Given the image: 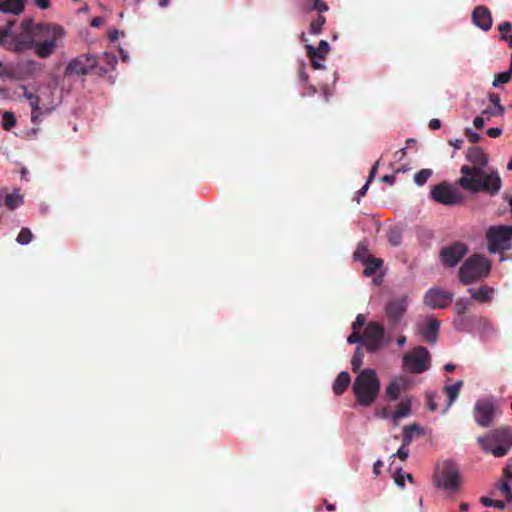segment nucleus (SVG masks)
Segmentation results:
<instances>
[{
	"mask_svg": "<svg viewBox=\"0 0 512 512\" xmlns=\"http://www.w3.org/2000/svg\"><path fill=\"white\" fill-rule=\"evenodd\" d=\"M477 442L485 453H491L497 458L503 457L512 448V430L509 427L491 430L486 435L479 436Z\"/></svg>",
	"mask_w": 512,
	"mask_h": 512,
	"instance_id": "20e7f679",
	"label": "nucleus"
},
{
	"mask_svg": "<svg viewBox=\"0 0 512 512\" xmlns=\"http://www.w3.org/2000/svg\"><path fill=\"white\" fill-rule=\"evenodd\" d=\"M411 412V402L410 400H402L395 410L393 414V420L397 421L398 419L407 417Z\"/></svg>",
	"mask_w": 512,
	"mask_h": 512,
	"instance_id": "cd10ccee",
	"label": "nucleus"
},
{
	"mask_svg": "<svg viewBox=\"0 0 512 512\" xmlns=\"http://www.w3.org/2000/svg\"><path fill=\"white\" fill-rule=\"evenodd\" d=\"M466 160L471 165H463L460 169L462 176L457 184L463 189L473 194L480 192L491 196L498 194L502 187V180L497 171L487 172L485 167L488 164V156L477 146L468 148Z\"/></svg>",
	"mask_w": 512,
	"mask_h": 512,
	"instance_id": "f257e3e1",
	"label": "nucleus"
},
{
	"mask_svg": "<svg viewBox=\"0 0 512 512\" xmlns=\"http://www.w3.org/2000/svg\"><path fill=\"white\" fill-rule=\"evenodd\" d=\"M379 160H377L374 165L372 166L371 170H370V173H369V176H368V179H367V182L363 185V187L358 190L357 192V202L360 201V198L365 196L366 193H367V190L369 188V185L370 183L372 182V180L374 179L375 175H376V172H377V169H378V166H379Z\"/></svg>",
	"mask_w": 512,
	"mask_h": 512,
	"instance_id": "c756f323",
	"label": "nucleus"
},
{
	"mask_svg": "<svg viewBox=\"0 0 512 512\" xmlns=\"http://www.w3.org/2000/svg\"><path fill=\"white\" fill-rule=\"evenodd\" d=\"M365 321V316L363 314H358L355 321L352 323V330L359 331L364 326Z\"/></svg>",
	"mask_w": 512,
	"mask_h": 512,
	"instance_id": "49530a36",
	"label": "nucleus"
},
{
	"mask_svg": "<svg viewBox=\"0 0 512 512\" xmlns=\"http://www.w3.org/2000/svg\"><path fill=\"white\" fill-rule=\"evenodd\" d=\"M467 246L461 242H454L440 251V258L445 266L454 267L467 254Z\"/></svg>",
	"mask_w": 512,
	"mask_h": 512,
	"instance_id": "4468645a",
	"label": "nucleus"
},
{
	"mask_svg": "<svg viewBox=\"0 0 512 512\" xmlns=\"http://www.w3.org/2000/svg\"><path fill=\"white\" fill-rule=\"evenodd\" d=\"M488 251L497 253L510 249L512 242V225L491 226L486 232Z\"/></svg>",
	"mask_w": 512,
	"mask_h": 512,
	"instance_id": "423d86ee",
	"label": "nucleus"
},
{
	"mask_svg": "<svg viewBox=\"0 0 512 512\" xmlns=\"http://www.w3.org/2000/svg\"><path fill=\"white\" fill-rule=\"evenodd\" d=\"M0 78L16 79L14 68L5 67L2 71H0Z\"/></svg>",
	"mask_w": 512,
	"mask_h": 512,
	"instance_id": "de8ad7c7",
	"label": "nucleus"
},
{
	"mask_svg": "<svg viewBox=\"0 0 512 512\" xmlns=\"http://www.w3.org/2000/svg\"><path fill=\"white\" fill-rule=\"evenodd\" d=\"M489 101L493 104V106L498 110V113L504 112V107L501 105L500 96L496 93L489 94Z\"/></svg>",
	"mask_w": 512,
	"mask_h": 512,
	"instance_id": "37998d69",
	"label": "nucleus"
},
{
	"mask_svg": "<svg viewBox=\"0 0 512 512\" xmlns=\"http://www.w3.org/2000/svg\"><path fill=\"white\" fill-rule=\"evenodd\" d=\"M498 29L501 33L500 39L503 41H507L508 37L510 36L509 32L512 31V24L509 21H505L498 26Z\"/></svg>",
	"mask_w": 512,
	"mask_h": 512,
	"instance_id": "a19ab883",
	"label": "nucleus"
},
{
	"mask_svg": "<svg viewBox=\"0 0 512 512\" xmlns=\"http://www.w3.org/2000/svg\"><path fill=\"white\" fill-rule=\"evenodd\" d=\"M453 293L441 288L429 289L424 297V302L432 309H444L453 301Z\"/></svg>",
	"mask_w": 512,
	"mask_h": 512,
	"instance_id": "2eb2a0df",
	"label": "nucleus"
},
{
	"mask_svg": "<svg viewBox=\"0 0 512 512\" xmlns=\"http://www.w3.org/2000/svg\"><path fill=\"white\" fill-rule=\"evenodd\" d=\"M409 445H405L402 443L400 448L397 450L396 456L400 458L401 460H406L409 455L408 447Z\"/></svg>",
	"mask_w": 512,
	"mask_h": 512,
	"instance_id": "3c124183",
	"label": "nucleus"
},
{
	"mask_svg": "<svg viewBox=\"0 0 512 512\" xmlns=\"http://www.w3.org/2000/svg\"><path fill=\"white\" fill-rule=\"evenodd\" d=\"M408 298L391 299L385 306V317L390 329H396L407 311Z\"/></svg>",
	"mask_w": 512,
	"mask_h": 512,
	"instance_id": "9b49d317",
	"label": "nucleus"
},
{
	"mask_svg": "<svg viewBox=\"0 0 512 512\" xmlns=\"http://www.w3.org/2000/svg\"><path fill=\"white\" fill-rule=\"evenodd\" d=\"M383 466V462L381 460H377L373 464V472L376 476H378L381 473V467Z\"/></svg>",
	"mask_w": 512,
	"mask_h": 512,
	"instance_id": "13d9d810",
	"label": "nucleus"
},
{
	"mask_svg": "<svg viewBox=\"0 0 512 512\" xmlns=\"http://www.w3.org/2000/svg\"><path fill=\"white\" fill-rule=\"evenodd\" d=\"M372 255L369 253L368 245L366 242L361 241L358 243L357 248L353 254L354 260L364 262L369 259Z\"/></svg>",
	"mask_w": 512,
	"mask_h": 512,
	"instance_id": "c85d7f7f",
	"label": "nucleus"
},
{
	"mask_svg": "<svg viewBox=\"0 0 512 512\" xmlns=\"http://www.w3.org/2000/svg\"><path fill=\"white\" fill-rule=\"evenodd\" d=\"M350 382L351 377L349 373L346 371L340 372L333 383V392L336 395H342L350 385Z\"/></svg>",
	"mask_w": 512,
	"mask_h": 512,
	"instance_id": "4be33fe9",
	"label": "nucleus"
},
{
	"mask_svg": "<svg viewBox=\"0 0 512 512\" xmlns=\"http://www.w3.org/2000/svg\"><path fill=\"white\" fill-rule=\"evenodd\" d=\"M364 345L368 352L374 353L383 346L385 331L383 325L378 322H369L363 332Z\"/></svg>",
	"mask_w": 512,
	"mask_h": 512,
	"instance_id": "9d476101",
	"label": "nucleus"
},
{
	"mask_svg": "<svg viewBox=\"0 0 512 512\" xmlns=\"http://www.w3.org/2000/svg\"><path fill=\"white\" fill-rule=\"evenodd\" d=\"M471 298L480 303H489L492 300L494 289L487 285H482L478 289L468 288Z\"/></svg>",
	"mask_w": 512,
	"mask_h": 512,
	"instance_id": "aec40b11",
	"label": "nucleus"
},
{
	"mask_svg": "<svg viewBox=\"0 0 512 512\" xmlns=\"http://www.w3.org/2000/svg\"><path fill=\"white\" fill-rule=\"evenodd\" d=\"M444 370L446 372H453L455 370V365L452 364V363H447L445 366H444Z\"/></svg>",
	"mask_w": 512,
	"mask_h": 512,
	"instance_id": "338daca9",
	"label": "nucleus"
},
{
	"mask_svg": "<svg viewBox=\"0 0 512 512\" xmlns=\"http://www.w3.org/2000/svg\"><path fill=\"white\" fill-rule=\"evenodd\" d=\"M33 239V234L29 228H22L16 238V241L21 245L29 244Z\"/></svg>",
	"mask_w": 512,
	"mask_h": 512,
	"instance_id": "e433bc0d",
	"label": "nucleus"
},
{
	"mask_svg": "<svg viewBox=\"0 0 512 512\" xmlns=\"http://www.w3.org/2000/svg\"><path fill=\"white\" fill-rule=\"evenodd\" d=\"M380 387V379L374 369L361 370L352 384L356 402L362 407H370L378 398Z\"/></svg>",
	"mask_w": 512,
	"mask_h": 512,
	"instance_id": "7ed1b4c3",
	"label": "nucleus"
},
{
	"mask_svg": "<svg viewBox=\"0 0 512 512\" xmlns=\"http://www.w3.org/2000/svg\"><path fill=\"white\" fill-rule=\"evenodd\" d=\"M299 79L300 81L302 82H307L308 80V74L307 72L305 71V67L304 65L301 67V69L299 70Z\"/></svg>",
	"mask_w": 512,
	"mask_h": 512,
	"instance_id": "052dcab7",
	"label": "nucleus"
},
{
	"mask_svg": "<svg viewBox=\"0 0 512 512\" xmlns=\"http://www.w3.org/2000/svg\"><path fill=\"white\" fill-rule=\"evenodd\" d=\"M431 357L423 346L415 347L403 356L404 368L413 374H420L429 369Z\"/></svg>",
	"mask_w": 512,
	"mask_h": 512,
	"instance_id": "6e6552de",
	"label": "nucleus"
},
{
	"mask_svg": "<svg viewBox=\"0 0 512 512\" xmlns=\"http://www.w3.org/2000/svg\"><path fill=\"white\" fill-rule=\"evenodd\" d=\"M472 306V302L465 298H459L455 302V312L457 316L459 315H465L467 310Z\"/></svg>",
	"mask_w": 512,
	"mask_h": 512,
	"instance_id": "f704fd0d",
	"label": "nucleus"
},
{
	"mask_svg": "<svg viewBox=\"0 0 512 512\" xmlns=\"http://www.w3.org/2000/svg\"><path fill=\"white\" fill-rule=\"evenodd\" d=\"M473 124L476 128L481 129L484 126V119L481 116H476L474 118Z\"/></svg>",
	"mask_w": 512,
	"mask_h": 512,
	"instance_id": "bf43d9fd",
	"label": "nucleus"
},
{
	"mask_svg": "<svg viewBox=\"0 0 512 512\" xmlns=\"http://www.w3.org/2000/svg\"><path fill=\"white\" fill-rule=\"evenodd\" d=\"M97 64L98 62L94 55H79L68 63L65 69V76L74 74L87 75L97 66Z\"/></svg>",
	"mask_w": 512,
	"mask_h": 512,
	"instance_id": "f8f14e48",
	"label": "nucleus"
},
{
	"mask_svg": "<svg viewBox=\"0 0 512 512\" xmlns=\"http://www.w3.org/2000/svg\"><path fill=\"white\" fill-rule=\"evenodd\" d=\"M449 144L454 146L455 149H461V147L463 145V140L462 139H456L455 141H450Z\"/></svg>",
	"mask_w": 512,
	"mask_h": 512,
	"instance_id": "0e129e2a",
	"label": "nucleus"
},
{
	"mask_svg": "<svg viewBox=\"0 0 512 512\" xmlns=\"http://www.w3.org/2000/svg\"><path fill=\"white\" fill-rule=\"evenodd\" d=\"M453 324L455 329L460 332H470L475 326H490L486 318L476 315H459L454 319Z\"/></svg>",
	"mask_w": 512,
	"mask_h": 512,
	"instance_id": "dca6fc26",
	"label": "nucleus"
},
{
	"mask_svg": "<svg viewBox=\"0 0 512 512\" xmlns=\"http://www.w3.org/2000/svg\"><path fill=\"white\" fill-rule=\"evenodd\" d=\"M428 408L431 411H435L437 409V404L434 402L432 396H428Z\"/></svg>",
	"mask_w": 512,
	"mask_h": 512,
	"instance_id": "e2e57ef3",
	"label": "nucleus"
},
{
	"mask_svg": "<svg viewBox=\"0 0 512 512\" xmlns=\"http://www.w3.org/2000/svg\"><path fill=\"white\" fill-rule=\"evenodd\" d=\"M482 114H487L491 116L501 115L502 113H498V110L494 107V109H486L482 112Z\"/></svg>",
	"mask_w": 512,
	"mask_h": 512,
	"instance_id": "69168bd1",
	"label": "nucleus"
},
{
	"mask_svg": "<svg viewBox=\"0 0 512 512\" xmlns=\"http://www.w3.org/2000/svg\"><path fill=\"white\" fill-rule=\"evenodd\" d=\"M394 481L397 486L400 488H404L405 486V472L401 468H399L394 476Z\"/></svg>",
	"mask_w": 512,
	"mask_h": 512,
	"instance_id": "a18cd8bd",
	"label": "nucleus"
},
{
	"mask_svg": "<svg viewBox=\"0 0 512 512\" xmlns=\"http://www.w3.org/2000/svg\"><path fill=\"white\" fill-rule=\"evenodd\" d=\"M415 432H420V427L417 424H410L405 426L403 428L402 443L405 445H410Z\"/></svg>",
	"mask_w": 512,
	"mask_h": 512,
	"instance_id": "473e14b6",
	"label": "nucleus"
},
{
	"mask_svg": "<svg viewBox=\"0 0 512 512\" xmlns=\"http://www.w3.org/2000/svg\"><path fill=\"white\" fill-rule=\"evenodd\" d=\"M439 327L440 322L434 317H429L425 326L421 329L423 338L429 343H436Z\"/></svg>",
	"mask_w": 512,
	"mask_h": 512,
	"instance_id": "6ab92c4d",
	"label": "nucleus"
},
{
	"mask_svg": "<svg viewBox=\"0 0 512 512\" xmlns=\"http://www.w3.org/2000/svg\"><path fill=\"white\" fill-rule=\"evenodd\" d=\"M16 125V117L13 112L6 111L2 114V127L9 131Z\"/></svg>",
	"mask_w": 512,
	"mask_h": 512,
	"instance_id": "c9c22d12",
	"label": "nucleus"
},
{
	"mask_svg": "<svg viewBox=\"0 0 512 512\" xmlns=\"http://www.w3.org/2000/svg\"><path fill=\"white\" fill-rule=\"evenodd\" d=\"M363 358H364V352H363L362 348L357 347L354 352V355L351 359V366H352L353 372L359 373L361 371L360 368L363 364Z\"/></svg>",
	"mask_w": 512,
	"mask_h": 512,
	"instance_id": "2f4dec72",
	"label": "nucleus"
},
{
	"mask_svg": "<svg viewBox=\"0 0 512 512\" xmlns=\"http://www.w3.org/2000/svg\"><path fill=\"white\" fill-rule=\"evenodd\" d=\"M22 88L24 90L23 95H24V97L26 99L29 100L30 106H31V109H32L31 120H32L33 123H35L37 121V118H38L39 97L37 95L29 92L25 86H22Z\"/></svg>",
	"mask_w": 512,
	"mask_h": 512,
	"instance_id": "a878e982",
	"label": "nucleus"
},
{
	"mask_svg": "<svg viewBox=\"0 0 512 512\" xmlns=\"http://www.w3.org/2000/svg\"><path fill=\"white\" fill-rule=\"evenodd\" d=\"M34 3L37 7L40 9L46 10L50 7V1L49 0H34Z\"/></svg>",
	"mask_w": 512,
	"mask_h": 512,
	"instance_id": "5fc2aeb1",
	"label": "nucleus"
},
{
	"mask_svg": "<svg viewBox=\"0 0 512 512\" xmlns=\"http://www.w3.org/2000/svg\"><path fill=\"white\" fill-rule=\"evenodd\" d=\"M402 388L403 379H393L386 387V397L391 401L397 400L400 397Z\"/></svg>",
	"mask_w": 512,
	"mask_h": 512,
	"instance_id": "5701e85b",
	"label": "nucleus"
},
{
	"mask_svg": "<svg viewBox=\"0 0 512 512\" xmlns=\"http://www.w3.org/2000/svg\"><path fill=\"white\" fill-rule=\"evenodd\" d=\"M381 180H382L383 182L388 183L389 185H393V184H394V182H395V176H394V175H392V174H391V175H384V176L381 178Z\"/></svg>",
	"mask_w": 512,
	"mask_h": 512,
	"instance_id": "680f3d73",
	"label": "nucleus"
},
{
	"mask_svg": "<svg viewBox=\"0 0 512 512\" xmlns=\"http://www.w3.org/2000/svg\"><path fill=\"white\" fill-rule=\"evenodd\" d=\"M405 343H406V337H405V336H400V337L397 339V344H398L399 346H403Z\"/></svg>",
	"mask_w": 512,
	"mask_h": 512,
	"instance_id": "774afa93",
	"label": "nucleus"
},
{
	"mask_svg": "<svg viewBox=\"0 0 512 512\" xmlns=\"http://www.w3.org/2000/svg\"><path fill=\"white\" fill-rule=\"evenodd\" d=\"M307 55L311 60V65L314 69H322L324 66L320 63L330 51V45L326 40H321L318 47L306 44Z\"/></svg>",
	"mask_w": 512,
	"mask_h": 512,
	"instance_id": "f3484780",
	"label": "nucleus"
},
{
	"mask_svg": "<svg viewBox=\"0 0 512 512\" xmlns=\"http://www.w3.org/2000/svg\"><path fill=\"white\" fill-rule=\"evenodd\" d=\"M431 198L440 204L447 206H455L464 201L463 194L457 187L447 182H441L431 190Z\"/></svg>",
	"mask_w": 512,
	"mask_h": 512,
	"instance_id": "1a4fd4ad",
	"label": "nucleus"
},
{
	"mask_svg": "<svg viewBox=\"0 0 512 512\" xmlns=\"http://www.w3.org/2000/svg\"><path fill=\"white\" fill-rule=\"evenodd\" d=\"M511 79H512V70L508 69L505 72L495 74L492 85H493V87L498 88L501 85L509 83L511 81Z\"/></svg>",
	"mask_w": 512,
	"mask_h": 512,
	"instance_id": "72a5a7b5",
	"label": "nucleus"
},
{
	"mask_svg": "<svg viewBox=\"0 0 512 512\" xmlns=\"http://www.w3.org/2000/svg\"><path fill=\"white\" fill-rule=\"evenodd\" d=\"M465 135L468 137L471 143H477L481 139L480 135L476 132H473L470 128L465 130Z\"/></svg>",
	"mask_w": 512,
	"mask_h": 512,
	"instance_id": "603ef678",
	"label": "nucleus"
},
{
	"mask_svg": "<svg viewBox=\"0 0 512 512\" xmlns=\"http://www.w3.org/2000/svg\"><path fill=\"white\" fill-rule=\"evenodd\" d=\"M4 202L8 209L14 210L23 204V196L19 193L7 194Z\"/></svg>",
	"mask_w": 512,
	"mask_h": 512,
	"instance_id": "7c9ffc66",
	"label": "nucleus"
},
{
	"mask_svg": "<svg viewBox=\"0 0 512 512\" xmlns=\"http://www.w3.org/2000/svg\"><path fill=\"white\" fill-rule=\"evenodd\" d=\"M462 386H463V381L459 380L452 385L444 387V391L448 398V407L451 406L453 404V402L456 400Z\"/></svg>",
	"mask_w": 512,
	"mask_h": 512,
	"instance_id": "bb28decb",
	"label": "nucleus"
},
{
	"mask_svg": "<svg viewBox=\"0 0 512 512\" xmlns=\"http://www.w3.org/2000/svg\"><path fill=\"white\" fill-rule=\"evenodd\" d=\"M307 10L308 11H317V12H325L328 10V6L326 3L323 2V0H312L307 4Z\"/></svg>",
	"mask_w": 512,
	"mask_h": 512,
	"instance_id": "ea45409f",
	"label": "nucleus"
},
{
	"mask_svg": "<svg viewBox=\"0 0 512 512\" xmlns=\"http://www.w3.org/2000/svg\"><path fill=\"white\" fill-rule=\"evenodd\" d=\"M26 0H0V12L20 15L25 8Z\"/></svg>",
	"mask_w": 512,
	"mask_h": 512,
	"instance_id": "412c9836",
	"label": "nucleus"
},
{
	"mask_svg": "<svg viewBox=\"0 0 512 512\" xmlns=\"http://www.w3.org/2000/svg\"><path fill=\"white\" fill-rule=\"evenodd\" d=\"M389 243L393 246H398L401 244V235L398 232H390L389 234Z\"/></svg>",
	"mask_w": 512,
	"mask_h": 512,
	"instance_id": "09e8293b",
	"label": "nucleus"
},
{
	"mask_svg": "<svg viewBox=\"0 0 512 512\" xmlns=\"http://www.w3.org/2000/svg\"><path fill=\"white\" fill-rule=\"evenodd\" d=\"M347 342L349 344L361 343L364 344L363 334L361 335L359 331L353 330L352 333L348 336Z\"/></svg>",
	"mask_w": 512,
	"mask_h": 512,
	"instance_id": "c03bdc74",
	"label": "nucleus"
},
{
	"mask_svg": "<svg viewBox=\"0 0 512 512\" xmlns=\"http://www.w3.org/2000/svg\"><path fill=\"white\" fill-rule=\"evenodd\" d=\"M22 27L26 33L34 38V50L38 57L47 58L54 53L56 41L62 33L58 26L50 24H33L32 20H25Z\"/></svg>",
	"mask_w": 512,
	"mask_h": 512,
	"instance_id": "f03ea898",
	"label": "nucleus"
},
{
	"mask_svg": "<svg viewBox=\"0 0 512 512\" xmlns=\"http://www.w3.org/2000/svg\"><path fill=\"white\" fill-rule=\"evenodd\" d=\"M363 265L365 266L363 274L366 277H371L383 265V260L380 258L371 256L369 259H367L366 261L363 262Z\"/></svg>",
	"mask_w": 512,
	"mask_h": 512,
	"instance_id": "393cba45",
	"label": "nucleus"
},
{
	"mask_svg": "<svg viewBox=\"0 0 512 512\" xmlns=\"http://www.w3.org/2000/svg\"><path fill=\"white\" fill-rule=\"evenodd\" d=\"M473 23L484 31H488L492 26V16L486 6H476L472 12Z\"/></svg>",
	"mask_w": 512,
	"mask_h": 512,
	"instance_id": "a211bd4d",
	"label": "nucleus"
},
{
	"mask_svg": "<svg viewBox=\"0 0 512 512\" xmlns=\"http://www.w3.org/2000/svg\"><path fill=\"white\" fill-rule=\"evenodd\" d=\"M499 488H500V490H501L503 493H505V495H506V499H507L508 501H512V490H511V488H510L509 484H508L507 482L503 481V482L500 484V487H499Z\"/></svg>",
	"mask_w": 512,
	"mask_h": 512,
	"instance_id": "8fccbe9b",
	"label": "nucleus"
},
{
	"mask_svg": "<svg viewBox=\"0 0 512 512\" xmlns=\"http://www.w3.org/2000/svg\"><path fill=\"white\" fill-rule=\"evenodd\" d=\"M35 45L34 38H32L28 33L23 29V33L19 39L15 42L14 51L17 53H21L27 49L33 48Z\"/></svg>",
	"mask_w": 512,
	"mask_h": 512,
	"instance_id": "b1692460",
	"label": "nucleus"
},
{
	"mask_svg": "<svg viewBox=\"0 0 512 512\" xmlns=\"http://www.w3.org/2000/svg\"><path fill=\"white\" fill-rule=\"evenodd\" d=\"M431 175V169H422L414 175V181L417 185L422 186L427 182Z\"/></svg>",
	"mask_w": 512,
	"mask_h": 512,
	"instance_id": "4c0bfd02",
	"label": "nucleus"
},
{
	"mask_svg": "<svg viewBox=\"0 0 512 512\" xmlns=\"http://www.w3.org/2000/svg\"><path fill=\"white\" fill-rule=\"evenodd\" d=\"M441 127V121L439 119H431L429 122V128L432 130H437Z\"/></svg>",
	"mask_w": 512,
	"mask_h": 512,
	"instance_id": "4d7b16f0",
	"label": "nucleus"
},
{
	"mask_svg": "<svg viewBox=\"0 0 512 512\" xmlns=\"http://www.w3.org/2000/svg\"><path fill=\"white\" fill-rule=\"evenodd\" d=\"M481 503L486 507H496L498 509H504L505 503L501 500H493L488 497L481 498Z\"/></svg>",
	"mask_w": 512,
	"mask_h": 512,
	"instance_id": "79ce46f5",
	"label": "nucleus"
},
{
	"mask_svg": "<svg viewBox=\"0 0 512 512\" xmlns=\"http://www.w3.org/2000/svg\"><path fill=\"white\" fill-rule=\"evenodd\" d=\"M9 36H10V30L8 28L0 29V45H4L5 39Z\"/></svg>",
	"mask_w": 512,
	"mask_h": 512,
	"instance_id": "6e6d98bb",
	"label": "nucleus"
},
{
	"mask_svg": "<svg viewBox=\"0 0 512 512\" xmlns=\"http://www.w3.org/2000/svg\"><path fill=\"white\" fill-rule=\"evenodd\" d=\"M487 135L491 138H497L502 134V130L498 127L489 128L486 131Z\"/></svg>",
	"mask_w": 512,
	"mask_h": 512,
	"instance_id": "864d4df0",
	"label": "nucleus"
},
{
	"mask_svg": "<svg viewBox=\"0 0 512 512\" xmlns=\"http://www.w3.org/2000/svg\"><path fill=\"white\" fill-rule=\"evenodd\" d=\"M491 261L482 254H474L467 258L459 269V280L464 285L471 284L489 275Z\"/></svg>",
	"mask_w": 512,
	"mask_h": 512,
	"instance_id": "39448f33",
	"label": "nucleus"
},
{
	"mask_svg": "<svg viewBox=\"0 0 512 512\" xmlns=\"http://www.w3.org/2000/svg\"><path fill=\"white\" fill-rule=\"evenodd\" d=\"M436 485L449 493H456L460 489L459 468L453 461H445L439 468L435 478Z\"/></svg>",
	"mask_w": 512,
	"mask_h": 512,
	"instance_id": "0eeeda50",
	"label": "nucleus"
},
{
	"mask_svg": "<svg viewBox=\"0 0 512 512\" xmlns=\"http://www.w3.org/2000/svg\"><path fill=\"white\" fill-rule=\"evenodd\" d=\"M495 413L496 407L491 400H478L474 405V419L476 423L481 427L491 426L495 417Z\"/></svg>",
	"mask_w": 512,
	"mask_h": 512,
	"instance_id": "ddd939ff",
	"label": "nucleus"
},
{
	"mask_svg": "<svg viewBox=\"0 0 512 512\" xmlns=\"http://www.w3.org/2000/svg\"><path fill=\"white\" fill-rule=\"evenodd\" d=\"M325 21L326 20L324 16L318 15L317 18L314 19L310 24V33L313 35L320 34Z\"/></svg>",
	"mask_w": 512,
	"mask_h": 512,
	"instance_id": "58836bf2",
	"label": "nucleus"
}]
</instances>
